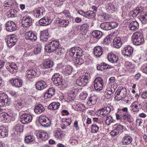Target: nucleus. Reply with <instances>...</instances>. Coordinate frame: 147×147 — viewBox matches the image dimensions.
<instances>
[{"instance_id":"49","label":"nucleus","mask_w":147,"mask_h":147,"mask_svg":"<svg viewBox=\"0 0 147 147\" xmlns=\"http://www.w3.org/2000/svg\"><path fill=\"white\" fill-rule=\"evenodd\" d=\"M140 104H139L138 103L136 104V105H135V107L133 108L132 110L134 112H138L139 111V109L141 108L140 107Z\"/></svg>"},{"instance_id":"20","label":"nucleus","mask_w":147,"mask_h":147,"mask_svg":"<svg viewBox=\"0 0 147 147\" xmlns=\"http://www.w3.org/2000/svg\"><path fill=\"white\" fill-rule=\"evenodd\" d=\"M93 52L95 56L99 57L102 53V48L100 46H96L94 48Z\"/></svg>"},{"instance_id":"44","label":"nucleus","mask_w":147,"mask_h":147,"mask_svg":"<svg viewBox=\"0 0 147 147\" xmlns=\"http://www.w3.org/2000/svg\"><path fill=\"white\" fill-rule=\"evenodd\" d=\"M55 53L57 55H61L65 52L64 49L60 47L57 48L55 52Z\"/></svg>"},{"instance_id":"48","label":"nucleus","mask_w":147,"mask_h":147,"mask_svg":"<svg viewBox=\"0 0 147 147\" xmlns=\"http://www.w3.org/2000/svg\"><path fill=\"white\" fill-rule=\"evenodd\" d=\"M35 137L32 134L28 135V143L30 142L34 143L35 142Z\"/></svg>"},{"instance_id":"52","label":"nucleus","mask_w":147,"mask_h":147,"mask_svg":"<svg viewBox=\"0 0 147 147\" xmlns=\"http://www.w3.org/2000/svg\"><path fill=\"white\" fill-rule=\"evenodd\" d=\"M80 31L81 32V33L80 34L79 36L82 37V36L86 34L88 30L86 28H84V29L83 28H80Z\"/></svg>"},{"instance_id":"37","label":"nucleus","mask_w":147,"mask_h":147,"mask_svg":"<svg viewBox=\"0 0 147 147\" xmlns=\"http://www.w3.org/2000/svg\"><path fill=\"white\" fill-rule=\"evenodd\" d=\"M11 64L12 66L9 71L11 74H15L17 72L18 69V67L15 63Z\"/></svg>"},{"instance_id":"61","label":"nucleus","mask_w":147,"mask_h":147,"mask_svg":"<svg viewBox=\"0 0 147 147\" xmlns=\"http://www.w3.org/2000/svg\"><path fill=\"white\" fill-rule=\"evenodd\" d=\"M123 129L124 127L123 126L121 125H119L116 126L115 129H116L117 131H119V132L120 130L121 131V130H123Z\"/></svg>"},{"instance_id":"29","label":"nucleus","mask_w":147,"mask_h":147,"mask_svg":"<svg viewBox=\"0 0 147 147\" xmlns=\"http://www.w3.org/2000/svg\"><path fill=\"white\" fill-rule=\"evenodd\" d=\"M59 106V103L54 102L51 103L48 106V108L49 109L56 110L58 109Z\"/></svg>"},{"instance_id":"39","label":"nucleus","mask_w":147,"mask_h":147,"mask_svg":"<svg viewBox=\"0 0 147 147\" xmlns=\"http://www.w3.org/2000/svg\"><path fill=\"white\" fill-rule=\"evenodd\" d=\"M59 22L61 25L60 26L63 27H66L67 26L69 23V21L66 20H60Z\"/></svg>"},{"instance_id":"51","label":"nucleus","mask_w":147,"mask_h":147,"mask_svg":"<svg viewBox=\"0 0 147 147\" xmlns=\"http://www.w3.org/2000/svg\"><path fill=\"white\" fill-rule=\"evenodd\" d=\"M14 105L16 108L18 110L21 108L22 103L20 101H16L14 103Z\"/></svg>"},{"instance_id":"36","label":"nucleus","mask_w":147,"mask_h":147,"mask_svg":"<svg viewBox=\"0 0 147 147\" xmlns=\"http://www.w3.org/2000/svg\"><path fill=\"white\" fill-rule=\"evenodd\" d=\"M92 35L94 37L97 39L100 38L102 36V32L99 30H96L92 33Z\"/></svg>"},{"instance_id":"1","label":"nucleus","mask_w":147,"mask_h":147,"mask_svg":"<svg viewBox=\"0 0 147 147\" xmlns=\"http://www.w3.org/2000/svg\"><path fill=\"white\" fill-rule=\"evenodd\" d=\"M132 40L133 43L136 45H140L144 42L143 35L138 32L134 33L132 36Z\"/></svg>"},{"instance_id":"18","label":"nucleus","mask_w":147,"mask_h":147,"mask_svg":"<svg viewBox=\"0 0 147 147\" xmlns=\"http://www.w3.org/2000/svg\"><path fill=\"white\" fill-rule=\"evenodd\" d=\"M42 65L45 68H48L53 66V62L49 59H46L43 61Z\"/></svg>"},{"instance_id":"59","label":"nucleus","mask_w":147,"mask_h":147,"mask_svg":"<svg viewBox=\"0 0 147 147\" xmlns=\"http://www.w3.org/2000/svg\"><path fill=\"white\" fill-rule=\"evenodd\" d=\"M53 95H51L50 93H49L48 91H47L45 94L44 95V97L45 98L47 99V98H50Z\"/></svg>"},{"instance_id":"62","label":"nucleus","mask_w":147,"mask_h":147,"mask_svg":"<svg viewBox=\"0 0 147 147\" xmlns=\"http://www.w3.org/2000/svg\"><path fill=\"white\" fill-rule=\"evenodd\" d=\"M33 21L30 17L28 16V28L32 25Z\"/></svg>"},{"instance_id":"33","label":"nucleus","mask_w":147,"mask_h":147,"mask_svg":"<svg viewBox=\"0 0 147 147\" xmlns=\"http://www.w3.org/2000/svg\"><path fill=\"white\" fill-rule=\"evenodd\" d=\"M28 40L32 41H35L37 39L36 36L31 31L28 32Z\"/></svg>"},{"instance_id":"10","label":"nucleus","mask_w":147,"mask_h":147,"mask_svg":"<svg viewBox=\"0 0 147 147\" xmlns=\"http://www.w3.org/2000/svg\"><path fill=\"white\" fill-rule=\"evenodd\" d=\"M121 121L125 124H126L127 121L130 123L132 122L133 120L131 116L128 113H124L121 115Z\"/></svg>"},{"instance_id":"50","label":"nucleus","mask_w":147,"mask_h":147,"mask_svg":"<svg viewBox=\"0 0 147 147\" xmlns=\"http://www.w3.org/2000/svg\"><path fill=\"white\" fill-rule=\"evenodd\" d=\"M139 26V24L137 21H133L130 24L129 28H137Z\"/></svg>"},{"instance_id":"35","label":"nucleus","mask_w":147,"mask_h":147,"mask_svg":"<svg viewBox=\"0 0 147 147\" xmlns=\"http://www.w3.org/2000/svg\"><path fill=\"white\" fill-rule=\"evenodd\" d=\"M28 114L26 113L23 114L20 116V121L24 124H26L27 123L28 119Z\"/></svg>"},{"instance_id":"31","label":"nucleus","mask_w":147,"mask_h":147,"mask_svg":"<svg viewBox=\"0 0 147 147\" xmlns=\"http://www.w3.org/2000/svg\"><path fill=\"white\" fill-rule=\"evenodd\" d=\"M139 19L143 23L147 22V12H143L140 14Z\"/></svg>"},{"instance_id":"38","label":"nucleus","mask_w":147,"mask_h":147,"mask_svg":"<svg viewBox=\"0 0 147 147\" xmlns=\"http://www.w3.org/2000/svg\"><path fill=\"white\" fill-rule=\"evenodd\" d=\"M96 15L95 12H94V11H88L86 12L85 17L89 19H91L94 18Z\"/></svg>"},{"instance_id":"53","label":"nucleus","mask_w":147,"mask_h":147,"mask_svg":"<svg viewBox=\"0 0 147 147\" xmlns=\"http://www.w3.org/2000/svg\"><path fill=\"white\" fill-rule=\"evenodd\" d=\"M41 46L40 45L38 47L35 48L33 51L34 54L37 55L39 54L41 52Z\"/></svg>"},{"instance_id":"32","label":"nucleus","mask_w":147,"mask_h":147,"mask_svg":"<svg viewBox=\"0 0 147 147\" xmlns=\"http://www.w3.org/2000/svg\"><path fill=\"white\" fill-rule=\"evenodd\" d=\"M97 98V97L96 95H92L89 98L88 102H89V104L90 102L91 105H94L96 102Z\"/></svg>"},{"instance_id":"58","label":"nucleus","mask_w":147,"mask_h":147,"mask_svg":"<svg viewBox=\"0 0 147 147\" xmlns=\"http://www.w3.org/2000/svg\"><path fill=\"white\" fill-rule=\"evenodd\" d=\"M1 74L5 77H6L8 76L7 71L6 69H2L1 70Z\"/></svg>"},{"instance_id":"57","label":"nucleus","mask_w":147,"mask_h":147,"mask_svg":"<svg viewBox=\"0 0 147 147\" xmlns=\"http://www.w3.org/2000/svg\"><path fill=\"white\" fill-rule=\"evenodd\" d=\"M13 63H14L13 62H7L5 65V67H6V69L8 70V71H9V69L11 68V64H12Z\"/></svg>"},{"instance_id":"47","label":"nucleus","mask_w":147,"mask_h":147,"mask_svg":"<svg viewBox=\"0 0 147 147\" xmlns=\"http://www.w3.org/2000/svg\"><path fill=\"white\" fill-rule=\"evenodd\" d=\"M6 27H10L11 28H14L16 27L15 23L12 21H8L5 24Z\"/></svg>"},{"instance_id":"22","label":"nucleus","mask_w":147,"mask_h":147,"mask_svg":"<svg viewBox=\"0 0 147 147\" xmlns=\"http://www.w3.org/2000/svg\"><path fill=\"white\" fill-rule=\"evenodd\" d=\"M45 110L44 107L41 104H39L36 106L34 111L36 114H39L42 113Z\"/></svg>"},{"instance_id":"23","label":"nucleus","mask_w":147,"mask_h":147,"mask_svg":"<svg viewBox=\"0 0 147 147\" xmlns=\"http://www.w3.org/2000/svg\"><path fill=\"white\" fill-rule=\"evenodd\" d=\"M45 12V11L43 9L40 8L35 10L34 13L36 18H40L43 16V13H44Z\"/></svg>"},{"instance_id":"7","label":"nucleus","mask_w":147,"mask_h":147,"mask_svg":"<svg viewBox=\"0 0 147 147\" xmlns=\"http://www.w3.org/2000/svg\"><path fill=\"white\" fill-rule=\"evenodd\" d=\"M103 82L102 79L100 77L96 78L94 81V87L96 90H102L103 88Z\"/></svg>"},{"instance_id":"54","label":"nucleus","mask_w":147,"mask_h":147,"mask_svg":"<svg viewBox=\"0 0 147 147\" xmlns=\"http://www.w3.org/2000/svg\"><path fill=\"white\" fill-rule=\"evenodd\" d=\"M63 13L67 18H70V14L69 10H64L61 13Z\"/></svg>"},{"instance_id":"55","label":"nucleus","mask_w":147,"mask_h":147,"mask_svg":"<svg viewBox=\"0 0 147 147\" xmlns=\"http://www.w3.org/2000/svg\"><path fill=\"white\" fill-rule=\"evenodd\" d=\"M118 25V24L116 22H112L111 23H109V27L111 28H117Z\"/></svg>"},{"instance_id":"64","label":"nucleus","mask_w":147,"mask_h":147,"mask_svg":"<svg viewBox=\"0 0 147 147\" xmlns=\"http://www.w3.org/2000/svg\"><path fill=\"white\" fill-rule=\"evenodd\" d=\"M103 68V63L98 65L97 67V69L101 71H102L104 69Z\"/></svg>"},{"instance_id":"41","label":"nucleus","mask_w":147,"mask_h":147,"mask_svg":"<svg viewBox=\"0 0 147 147\" xmlns=\"http://www.w3.org/2000/svg\"><path fill=\"white\" fill-rule=\"evenodd\" d=\"M72 69L71 67L70 66H67L63 70V73L67 76L70 74L71 72Z\"/></svg>"},{"instance_id":"4","label":"nucleus","mask_w":147,"mask_h":147,"mask_svg":"<svg viewBox=\"0 0 147 147\" xmlns=\"http://www.w3.org/2000/svg\"><path fill=\"white\" fill-rule=\"evenodd\" d=\"M126 95L127 90L125 88H118L115 94V99L119 101L122 98H125Z\"/></svg>"},{"instance_id":"11","label":"nucleus","mask_w":147,"mask_h":147,"mask_svg":"<svg viewBox=\"0 0 147 147\" xmlns=\"http://www.w3.org/2000/svg\"><path fill=\"white\" fill-rule=\"evenodd\" d=\"M8 102L7 96L4 93H0V107L7 105Z\"/></svg>"},{"instance_id":"25","label":"nucleus","mask_w":147,"mask_h":147,"mask_svg":"<svg viewBox=\"0 0 147 147\" xmlns=\"http://www.w3.org/2000/svg\"><path fill=\"white\" fill-rule=\"evenodd\" d=\"M114 36H113V34L109 35L103 40V44L109 45L111 42Z\"/></svg>"},{"instance_id":"8","label":"nucleus","mask_w":147,"mask_h":147,"mask_svg":"<svg viewBox=\"0 0 147 147\" xmlns=\"http://www.w3.org/2000/svg\"><path fill=\"white\" fill-rule=\"evenodd\" d=\"M38 121L40 124L44 127H48L50 124V120L44 115L40 116L39 118Z\"/></svg>"},{"instance_id":"34","label":"nucleus","mask_w":147,"mask_h":147,"mask_svg":"<svg viewBox=\"0 0 147 147\" xmlns=\"http://www.w3.org/2000/svg\"><path fill=\"white\" fill-rule=\"evenodd\" d=\"M36 75V72L35 70L32 68L28 69V79L33 78Z\"/></svg>"},{"instance_id":"27","label":"nucleus","mask_w":147,"mask_h":147,"mask_svg":"<svg viewBox=\"0 0 147 147\" xmlns=\"http://www.w3.org/2000/svg\"><path fill=\"white\" fill-rule=\"evenodd\" d=\"M54 135L56 138L61 139L64 136L65 134L60 129H58L55 131Z\"/></svg>"},{"instance_id":"26","label":"nucleus","mask_w":147,"mask_h":147,"mask_svg":"<svg viewBox=\"0 0 147 147\" xmlns=\"http://www.w3.org/2000/svg\"><path fill=\"white\" fill-rule=\"evenodd\" d=\"M75 58H76V59L74 60V63L76 65L77 64L80 65L84 62V58L81 56L76 57Z\"/></svg>"},{"instance_id":"60","label":"nucleus","mask_w":147,"mask_h":147,"mask_svg":"<svg viewBox=\"0 0 147 147\" xmlns=\"http://www.w3.org/2000/svg\"><path fill=\"white\" fill-rule=\"evenodd\" d=\"M109 22H104L102 23L100 25V28H106L109 27Z\"/></svg>"},{"instance_id":"15","label":"nucleus","mask_w":147,"mask_h":147,"mask_svg":"<svg viewBox=\"0 0 147 147\" xmlns=\"http://www.w3.org/2000/svg\"><path fill=\"white\" fill-rule=\"evenodd\" d=\"M113 42V46L117 48H119L122 45V42L120 37H116L114 38Z\"/></svg>"},{"instance_id":"21","label":"nucleus","mask_w":147,"mask_h":147,"mask_svg":"<svg viewBox=\"0 0 147 147\" xmlns=\"http://www.w3.org/2000/svg\"><path fill=\"white\" fill-rule=\"evenodd\" d=\"M124 55L127 56H130L132 55L133 51V48L130 46L128 45L124 48Z\"/></svg>"},{"instance_id":"17","label":"nucleus","mask_w":147,"mask_h":147,"mask_svg":"<svg viewBox=\"0 0 147 147\" xmlns=\"http://www.w3.org/2000/svg\"><path fill=\"white\" fill-rule=\"evenodd\" d=\"M108 61L112 63L117 62L118 60V57L115 54L112 53H109L107 56Z\"/></svg>"},{"instance_id":"2","label":"nucleus","mask_w":147,"mask_h":147,"mask_svg":"<svg viewBox=\"0 0 147 147\" xmlns=\"http://www.w3.org/2000/svg\"><path fill=\"white\" fill-rule=\"evenodd\" d=\"M60 44L57 40H53L50 43L45 46V49L48 53L55 52L56 49L60 47Z\"/></svg>"},{"instance_id":"63","label":"nucleus","mask_w":147,"mask_h":147,"mask_svg":"<svg viewBox=\"0 0 147 147\" xmlns=\"http://www.w3.org/2000/svg\"><path fill=\"white\" fill-rule=\"evenodd\" d=\"M47 91L49 93H50L51 95H53L55 94V90L53 88H50L48 89Z\"/></svg>"},{"instance_id":"19","label":"nucleus","mask_w":147,"mask_h":147,"mask_svg":"<svg viewBox=\"0 0 147 147\" xmlns=\"http://www.w3.org/2000/svg\"><path fill=\"white\" fill-rule=\"evenodd\" d=\"M132 141L131 137L129 136H126L123 137L121 143L123 145H128L131 143Z\"/></svg>"},{"instance_id":"56","label":"nucleus","mask_w":147,"mask_h":147,"mask_svg":"<svg viewBox=\"0 0 147 147\" xmlns=\"http://www.w3.org/2000/svg\"><path fill=\"white\" fill-rule=\"evenodd\" d=\"M119 131H117L115 129H114L112 131L111 133V135L113 136H116L117 134L119 133Z\"/></svg>"},{"instance_id":"9","label":"nucleus","mask_w":147,"mask_h":147,"mask_svg":"<svg viewBox=\"0 0 147 147\" xmlns=\"http://www.w3.org/2000/svg\"><path fill=\"white\" fill-rule=\"evenodd\" d=\"M17 40V37L14 34L8 36L7 40L8 46L11 48L15 45Z\"/></svg>"},{"instance_id":"13","label":"nucleus","mask_w":147,"mask_h":147,"mask_svg":"<svg viewBox=\"0 0 147 147\" xmlns=\"http://www.w3.org/2000/svg\"><path fill=\"white\" fill-rule=\"evenodd\" d=\"M10 81L13 86L16 87H20L23 84L22 80L20 78L12 79L10 80Z\"/></svg>"},{"instance_id":"3","label":"nucleus","mask_w":147,"mask_h":147,"mask_svg":"<svg viewBox=\"0 0 147 147\" xmlns=\"http://www.w3.org/2000/svg\"><path fill=\"white\" fill-rule=\"evenodd\" d=\"M90 77L89 74L88 73H85L84 75L77 80L76 84L80 86H85L88 83V80L90 78Z\"/></svg>"},{"instance_id":"12","label":"nucleus","mask_w":147,"mask_h":147,"mask_svg":"<svg viewBox=\"0 0 147 147\" xmlns=\"http://www.w3.org/2000/svg\"><path fill=\"white\" fill-rule=\"evenodd\" d=\"M35 132L36 136L41 138L42 140L45 141L47 139L48 135L47 133L45 132L43 130H36Z\"/></svg>"},{"instance_id":"30","label":"nucleus","mask_w":147,"mask_h":147,"mask_svg":"<svg viewBox=\"0 0 147 147\" xmlns=\"http://www.w3.org/2000/svg\"><path fill=\"white\" fill-rule=\"evenodd\" d=\"M39 23L41 26H46L49 25L50 22L47 18H43L39 20Z\"/></svg>"},{"instance_id":"6","label":"nucleus","mask_w":147,"mask_h":147,"mask_svg":"<svg viewBox=\"0 0 147 147\" xmlns=\"http://www.w3.org/2000/svg\"><path fill=\"white\" fill-rule=\"evenodd\" d=\"M52 80L56 86L63 84V80L62 78V76L58 73L54 74L52 76Z\"/></svg>"},{"instance_id":"45","label":"nucleus","mask_w":147,"mask_h":147,"mask_svg":"<svg viewBox=\"0 0 147 147\" xmlns=\"http://www.w3.org/2000/svg\"><path fill=\"white\" fill-rule=\"evenodd\" d=\"M99 127L96 124H93L91 126V131L93 133H96L98 130Z\"/></svg>"},{"instance_id":"46","label":"nucleus","mask_w":147,"mask_h":147,"mask_svg":"<svg viewBox=\"0 0 147 147\" xmlns=\"http://www.w3.org/2000/svg\"><path fill=\"white\" fill-rule=\"evenodd\" d=\"M62 121L64 122V125L67 126H69L71 122V119L70 118L63 119H62Z\"/></svg>"},{"instance_id":"5","label":"nucleus","mask_w":147,"mask_h":147,"mask_svg":"<svg viewBox=\"0 0 147 147\" xmlns=\"http://www.w3.org/2000/svg\"><path fill=\"white\" fill-rule=\"evenodd\" d=\"M82 51L78 47H74L71 48L69 51V55L73 58L76 57L80 56L82 54Z\"/></svg>"},{"instance_id":"16","label":"nucleus","mask_w":147,"mask_h":147,"mask_svg":"<svg viewBox=\"0 0 147 147\" xmlns=\"http://www.w3.org/2000/svg\"><path fill=\"white\" fill-rule=\"evenodd\" d=\"M35 86L36 89L41 90L47 87V85L45 82L43 80H40L36 83Z\"/></svg>"},{"instance_id":"43","label":"nucleus","mask_w":147,"mask_h":147,"mask_svg":"<svg viewBox=\"0 0 147 147\" xmlns=\"http://www.w3.org/2000/svg\"><path fill=\"white\" fill-rule=\"evenodd\" d=\"M15 129V131L18 133L21 132L23 130V126L20 124H18L16 126Z\"/></svg>"},{"instance_id":"42","label":"nucleus","mask_w":147,"mask_h":147,"mask_svg":"<svg viewBox=\"0 0 147 147\" xmlns=\"http://www.w3.org/2000/svg\"><path fill=\"white\" fill-rule=\"evenodd\" d=\"M9 117V115L7 113H0V119L2 121L7 120Z\"/></svg>"},{"instance_id":"24","label":"nucleus","mask_w":147,"mask_h":147,"mask_svg":"<svg viewBox=\"0 0 147 147\" xmlns=\"http://www.w3.org/2000/svg\"><path fill=\"white\" fill-rule=\"evenodd\" d=\"M111 109L110 107H105L101 109L99 112V114L100 115L105 116H106V115L109 113Z\"/></svg>"},{"instance_id":"40","label":"nucleus","mask_w":147,"mask_h":147,"mask_svg":"<svg viewBox=\"0 0 147 147\" xmlns=\"http://www.w3.org/2000/svg\"><path fill=\"white\" fill-rule=\"evenodd\" d=\"M28 17L27 16H24L22 19L21 23L22 26L24 28H27L28 26Z\"/></svg>"},{"instance_id":"14","label":"nucleus","mask_w":147,"mask_h":147,"mask_svg":"<svg viewBox=\"0 0 147 147\" xmlns=\"http://www.w3.org/2000/svg\"><path fill=\"white\" fill-rule=\"evenodd\" d=\"M40 40L43 42L47 41L50 36L47 30L41 31L40 32Z\"/></svg>"},{"instance_id":"28","label":"nucleus","mask_w":147,"mask_h":147,"mask_svg":"<svg viewBox=\"0 0 147 147\" xmlns=\"http://www.w3.org/2000/svg\"><path fill=\"white\" fill-rule=\"evenodd\" d=\"M8 135L7 130L5 127L3 126H0V138H4Z\"/></svg>"}]
</instances>
